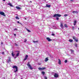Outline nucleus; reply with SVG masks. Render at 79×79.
<instances>
[{
	"label": "nucleus",
	"instance_id": "473e14b6",
	"mask_svg": "<svg viewBox=\"0 0 79 79\" xmlns=\"http://www.w3.org/2000/svg\"><path fill=\"white\" fill-rule=\"evenodd\" d=\"M72 29H73V30H74V27H72Z\"/></svg>",
	"mask_w": 79,
	"mask_h": 79
},
{
	"label": "nucleus",
	"instance_id": "393cba45",
	"mask_svg": "<svg viewBox=\"0 0 79 79\" xmlns=\"http://www.w3.org/2000/svg\"><path fill=\"white\" fill-rule=\"evenodd\" d=\"M19 52H18L16 55V56H19Z\"/></svg>",
	"mask_w": 79,
	"mask_h": 79
},
{
	"label": "nucleus",
	"instance_id": "a19ab883",
	"mask_svg": "<svg viewBox=\"0 0 79 79\" xmlns=\"http://www.w3.org/2000/svg\"><path fill=\"white\" fill-rule=\"evenodd\" d=\"M70 1H71V2H73V0H70Z\"/></svg>",
	"mask_w": 79,
	"mask_h": 79
},
{
	"label": "nucleus",
	"instance_id": "a18cd8bd",
	"mask_svg": "<svg viewBox=\"0 0 79 79\" xmlns=\"http://www.w3.org/2000/svg\"><path fill=\"white\" fill-rule=\"evenodd\" d=\"M78 30L79 31V27L78 28Z\"/></svg>",
	"mask_w": 79,
	"mask_h": 79
},
{
	"label": "nucleus",
	"instance_id": "4468645a",
	"mask_svg": "<svg viewBox=\"0 0 79 79\" xmlns=\"http://www.w3.org/2000/svg\"><path fill=\"white\" fill-rule=\"evenodd\" d=\"M76 23H77V21H76V20H75L74 22V23H73L74 26H76Z\"/></svg>",
	"mask_w": 79,
	"mask_h": 79
},
{
	"label": "nucleus",
	"instance_id": "a211bd4d",
	"mask_svg": "<svg viewBox=\"0 0 79 79\" xmlns=\"http://www.w3.org/2000/svg\"><path fill=\"white\" fill-rule=\"evenodd\" d=\"M8 5H10V6H13V5H12L11 3H8Z\"/></svg>",
	"mask_w": 79,
	"mask_h": 79
},
{
	"label": "nucleus",
	"instance_id": "58836bf2",
	"mask_svg": "<svg viewBox=\"0 0 79 79\" xmlns=\"http://www.w3.org/2000/svg\"><path fill=\"white\" fill-rule=\"evenodd\" d=\"M17 23H19V24H20V23H19V21H17Z\"/></svg>",
	"mask_w": 79,
	"mask_h": 79
},
{
	"label": "nucleus",
	"instance_id": "c85d7f7f",
	"mask_svg": "<svg viewBox=\"0 0 79 79\" xmlns=\"http://www.w3.org/2000/svg\"><path fill=\"white\" fill-rule=\"evenodd\" d=\"M68 16V15H67V14H65L64 15V16L66 17V16Z\"/></svg>",
	"mask_w": 79,
	"mask_h": 79
},
{
	"label": "nucleus",
	"instance_id": "6ab92c4d",
	"mask_svg": "<svg viewBox=\"0 0 79 79\" xmlns=\"http://www.w3.org/2000/svg\"><path fill=\"white\" fill-rule=\"evenodd\" d=\"M69 41L70 42H72L73 40L69 39Z\"/></svg>",
	"mask_w": 79,
	"mask_h": 79
},
{
	"label": "nucleus",
	"instance_id": "dca6fc26",
	"mask_svg": "<svg viewBox=\"0 0 79 79\" xmlns=\"http://www.w3.org/2000/svg\"><path fill=\"white\" fill-rule=\"evenodd\" d=\"M16 8L17 9H18V10H21V8L19 6H16Z\"/></svg>",
	"mask_w": 79,
	"mask_h": 79
},
{
	"label": "nucleus",
	"instance_id": "f03ea898",
	"mask_svg": "<svg viewBox=\"0 0 79 79\" xmlns=\"http://www.w3.org/2000/svg\"><path fill=\"white\" fill-rule=\"evenodd\" d=\"M60 16H61V15H60L59 14H55L54 15L53 17H60Z\"/></svg>",
	"mask_w": 79,
	"mask_h": 79
},
{
	"label": "nucleus",
	"instance_id": "9b49d317",
	"mask_svg": "<svg viewBox=\"0 0 79 79\" xmlns=\"http://www.w3.org/2000/svg\"><path fill=\"white\" fill-rule=\"evenodd\" d=\"M46 39H47V40H48V41L49 42H50V41H52V40L50 39V38H48V37H47L46 38Z\"/></svg>",
	"mask_w": 79,
	"mask_h": 79
},
{
	"label": "nucleus",
	"instance_id": "2f4dec72",
	"mask_svg": "<svg viewBox=\"0 0 79 79\" xmlns=\"http://www.w3.org/2000/svg\"><path fill=\"white\" fill-rule=\"evenodd\" d=\"M44 79H47V77L46 76H44Z\"/></svg>",
	"mask_w": 79,
	"mask_h": 79
},
{
	"label": "nucleus",
	"instance_id": "4c0bfd02",
	"mask_svg": "<svg viewBox=\"0 0 79 79\" xmlns=\"http://www.w3.org/2000/svg\"><path fill=\"white\" fill-rule=\"evenodd\" d=\"M3 42H1V45H3Z\"/></svg>",
	"mask_w": 79,
	"mask_h": 79
},
{
	"label": "nucleus",
	"instance_id": "c03bdc74",
	"mask_svg": "<svg viewBox=\"0 0 79 79\" xmlns=\"http://www.w3.org/2000/svg\"><path fill=\"white\" fill-rule=\"evenodd\" d=\"M3 0V1H5L6 0Z\"/></svg>",
	"mask_w": 79,
	"mask_h": 79
},
{
	"label": "nucleus",
	"instance_id": "79ce46f5",
	"mask_svg": "<svg viewBox=\"0 0 79 79\" xmlns=\"http://www.w3.org/2000/svg\"><path fill=\"white\" fill-rule=\"evenodd\" d=\"M75 47H77V44H76L75 45Z\"/></svg>",
	"mask_w": 79,
	"mask_h": 79
},
{
	"label": "nucleus",
	"instance_id": "0eeeda50",
	"mask_svg": "<svg viewBox=\"0 0 79 79\" xmlns=\"http://www.w3.org/2000/svg\"><path fill=\"white\" fill-rule=\"evenodd\" d=\"M54 77L57 78V77H58V75L57 73H55V74L54 75Z\"/></svg>",
	"mask_w": 79,
	"mask_h": 79
},
{
	"label": "nucleus",
	"instance_id": "6e6552de",
	"mask_svg": "<svg viewBox=\"0 0 79 79\" xmlns=\"http://www.w3.org/2000/svg\"><path fill=\"white\" fill-rule=\"evenodd\" d=\"M27 58H28V55H26L25 56V58L23 59L24 61H26L27 59Z\"/></svg>",
	"mask_w": 79,
	"mask_h": 79
},
{
	"label": "nucleus",
	"instance_id": "f257e3e1",
	"mask_svg": "<svg viewBox=\"0 0 79 79\" xmlns=\"http://www.w3.org/2000/svg\"><path fill=\"white\" fill-rule=\"evenodd\" d=\"M27 65L28 66V68L32 70V69H33V68L32 67L31 65L29 64V62H28V63L27 64Z\"/></svg>",
	"mask_w": 79,
	"mask_h": 79
},
{
	"label": "nucleus",
	"instance_id": "4be33fe9",
	"mask_svg": "<svg viewBox=\"0 0 79 79\" xmlns=\"http://www.w3.org/2000/svg\"><path fill=\"white\" fill-rule=\"evenodd\" d=\"M64 27H66V28H67L68 27V25L66 24H64Z\"/></svg>",
	"mask_w": 79,
	"mask_h": 79
},
{
	"label": "nucleus",
	"instance_id": "bb28decb",
	"mask_svg": "<svg viewBox=\"0 0 79 79\" xmlns=\"http://www.w3.org/2000/svg\"><path fill=\"white\" fill-rule=\"evenodd\" d=\"M33 42H34V43H35V42H38V41H33Z\"/></svg>",
	"mask_w": 79,
	"mask_h": 79
},
{
	"label": "nucleus",
	"instance_id": "a878e982",
	"mask_svg": "<svg viewBox=\"0 0 79 79\" xmlns=\"http://www.w3.org/2000/svg\"><path fill=\"white\" fill-rule=\"evenodd\" d=\"M64 63H66L68 62V60H65L64 61Z\"/></svg>",
	"mask_w": 79,
	"mask_h": 79
},
{
	"label": "nucleus",
	"instance_id": "f704fd0d",
	"mask_svg": "<svg viewBox=\"0 0 79 79\" xmlns=\"http://www.w3.org/2000/svg\"><path fill=\"white\" fill-rule=\"evenodd\" d=\"M2 55H5L4 52H2Z\"/></svg>",
	"mask_w": 79,
	"mask_h": 79
},
{
	"label": "nucleus",
	"instance_id": "20e7f679",
	"mask_svg": "<svg viewBox=\"0 0 79 79\" xmlns=\"http://www.w3.org/2000/svg\"><path fill=\"white\" fill-rule=\"evenodd\" d=\"M73 39L76 41V42H78V40L76 38V37L74 36L73 37Z\"/></svg>",
	"mask_w": 79,
	"mask_h": 79
},
{
	"label": "nucleus",
	"instance_id": "72a5a7b5",
	"mask_svg": "<svg viewBox=\"0 0 79 79\" xmlns=\"http://www.w3.org/2000/svg\"><path fill=\"white\" fill-rule=\"evenodd\" d=\"M14 30L15 31H18V29H16V28H15L14 29Z\"/></svg>",
	"mask_w": 79,
	"mask_h": 79
},
{
	"label": "nucleus",
	"instance_id": "f3484780",
	"mask_svg": "<svg viewBox=\"0 0 79 79\" xmlns=\"http://www.w3.org/2000/svg\"><path fill=\"white\" fill-rule=\"evenodd\" d=\"M26 29L27 31L28 32H31V31H30L29 30V29H27L26 28Z\"/></svg>",
	"mask_w": 79,
	"mask_h": 79
},
{
	"label": "nucleus",
	"instance_id": "37998d69",
	"mask_svg": "<svg viewBox=\"0 0 79 79\" xmlns=\"http://www.w3.org/2000/svg\"><path fill=\"white\" fill-rule=\"evenodd\" d=\"M15 45H16V46H18V44H16Z\"/></svg>",
	"mask_w": 79,
	"mask_h": 79
},
{
	"label": "nucleus",
	"instance_id": "49530a36",
	"mask_svg": "<svg viewBox=\"0 0 79 79\" xmlns=\"http://www.w3.org/2000/svg\"><path fill=\"white\" fill-rule=\"evenodd\" d=\"M30 2H32V1H30Z\"/></svg>",
	"mask_w": 79,
	"mask_h": 79
},
{
	"label": "nucleus",
	"instance_id": "1a4fd4ad",
	"mask_svg": "<svg viewBox=\"0 0 79 79\" xmlns=\"http://www.w3.org/2000/svg\"><path fill=\"white\" fill-rule=\"evenodd\" d=\"M11 61V57H9L8 58V60H7L8 63H9Z\"/></svg>",
	"mask_w": 79,
	"mask_h": 79
},
{
	"label": "nucleus",
	"instance_id": "9d476101",
	"mask_svg": "<svg viewBox=\"0 0 79 79\" xmlns=\"http://www.w3.org/2000/svg\"><path fill=\"white\" fill-rule=\"evenodd\" d=\"M60 27H61L62 29H64V27H63V23H60Z\"/></svg>",
	"mask_w": 79,
	"mask_h": 79
},
{
	"label": "nucleus",
	"instance_id": "b1692460",
	"mask_svg": "<svg viewBox=\"0 0 79 79\" xmlns=\"http://www.w3.org/2000/svg\"><path fill=\"white\" fill-rule=\"evenodd\" d=\"M41 73H42V75H45V72H42Z\"/></svg>",
	"mask_w": 79,
	"mask_h": 79
},
{
	"label": "nucleus",
	"instance_id": "f8f14e48",
	"mask_svg": "<svg viewBox=\"0 0 79 79\" xmlns=\"http://www.w3.org/2000/svg\"><path fill=\"white\" fill-rule=\"evenodd\" d=\"M59 62H58V64H61V60H60V59H59Z\"/></svg>",
	"mask_w": 79,
	"mask_h": 79
},
{
	"label": "nucleus",
	"instance_id": "39448f33",
	"mask_svg": "<svg viewBox=\"0 0 79 79\" xmlns=\"http://www.w3.org/2000/svg\"><path fill=\"white\" fill-rule=\"evenodd\" d=\"M0 14L1 15H2V16H6V15H5V13L3 12H1L0 11Z\"/></svg>",
	"mask_w": 79,
	"mask_h": 79
},
{
	"label": "nucleus",
	"instance_id": "cd10ccee",
	"mask_svg": "<svg viewBox=\"0 0 79 79\" xmlns=\"http://www.w3.org/2000/svg\"><path fill=\"white\" fill-rule=\"evenodd\" d=\"M75 13H76V14H78V12H77V11H76Z\"/></svg>",
	"mask_w": 79,
	"mask_h": 79
},
{
	"label": "nucleus",
	"instance_id": "412c9836",
	"mask_svg": "<svg viewBox=\"0 0 79 79\" xmlns=\"http://www.w3.org/2000/svg\"><path fill=\"white\" fill-rule=\"evenodd\" d=\"M15 19H19V18L18 17V16H17L15 17Z\"/></svg>",
	"mask_w": 79,
	"mask_h": 79
},
{
	"label": "nucleus",
	"instance_id": "e433bc0d",
	"mask_svg": "<svg viewBox=\"0 0 79 79\" xmlns=\"http://www.w3.org/2000/svg\"><path fill=\"white\" fill-rule=\"evenodd\" d=\"M72 13H76V11H73Z\"/></svg>",
	"mask_w": 79,
	"mask_h": 79
},
{
	"label": "nucleus",
	"instance_id": "aec40b11",
	"mask_svg": "<svg viewBox=\"0 0 79 79\" xmlns=\"http://www.w3.org/2000/svg\"><path fill=\"white\" fill-rule=\"evenodd\" d=\"M12 55L13 57H14V56H15V54H13V51L12 52Z\"/></svg>",
	"mask_w": 79,
	"mask_h": 79
},
{
	"label": "nucleus",
	"instance_id": "ddd939ff",
	"mask_svg": "<svg viewBox=\"0 0 79 79\" xmlns=\"http://www.w3.org/2000/svg\"><path fill=\"white\" fill-rule=\"evenodd\" d=\"M50 6H51L50 5H48V4H46V7H48V8H50Z\"/></svg>",
	"mask_w": 79,
	"mask_h": 79
},
{
	"label": "nucleus",
	"instance_id": "ea45409f",
	"mask_svg": "<svg viewBox=\"0 0 79 79\" xmlns=\"http://www.w3.org/2000/svg\"><path fill=\"white\" fill-rule=\"evenodd\" d=\"M16 34H14V35H15V36H16Z\"/></svg>",
	"mask_w": 79,
	"mask_h": 79
},
{
	"label": "nucleus",
	"instance_id": "7c9ffc66",
	"mask_svg": "<svg viewBox=\"0 0 79 79\" xmlns=\"http://www.w3.org/2000/svg\"><path fill=\"white\" fill-rule=\"evenodd\" d=\"M51 35H52L53 36H54L55 34H52Z\"/></svg>",
	"mask_w": 79,
	"mask_h": 79
},
{
	"label": "nucleus",
	"instance_id": "7ed1b4c3",
	"mask_svg": "<svg viewBox=\"0 0 79 79\" xmlns=\"http://www.w3.org/2000/svg\"><path fill=\"white\" fill-rule=\"evenodd\" d=\"M13 69H15V68L16 69V70H15L14 72V73H16V72H17L18 71V67L17 66L15 65L13 67Z\"/></svg>",
	"mask_w": 79,
	"mask_h": 79
},
{
	"label": "nucleus",
	"instance_id": "c756f323",
	"mask_svg": "<svg viewBox=\"0 0 79 79\" xmlns=\"http://www.w3.org/2000/svg\"><path fill=\"white\" fill-rule=\"evenodd\" d=\"M56 19H57V20H58L59 19V18L58 17H56Z\"/></svg>",
	"mask_w": 79,
	"mask_h": 79
},
{
	"label": "nucleus",
	"instance_id": "423d86ee",
	"mask_svg": "<svg viewBox=\"0 0 79 79\" xmlns=\"http://www.w3.org/2000/svg\"><path fill=\"white\" fill-rule=\"evenodd\" d=\"M39 70H44V69H46V68L45 67H43L42 68H41L40 67L38 68Z\"/></svg>",
	"mask_w": 79,
	"mask_h": 79
},
{
	"label": "nucleus",
	"instance_id": "5701e85b",
	"mask_svg": "<svg viewBox=\"0 0 79 79\" xmlns=\"http://www.w3.org/2000/svg\"><path fill=\"white\" fill-rule=\"evenodd\" d=\"M70 51H71V53H74V50H73L72 49H71Z\"/></svg>",
	"mask_w": 79,
	"mask_h": 79
},
{
	"label": "nucleus",
	"instance_id": "2eb2a0df",
	"mask_svg": "<svg viewBox=\"0 0 79 79\" xmlns=\"http://www.w3.org/2000/svg\"><path fill=\"white\" fill-rule=\"evenodd\" d=\"M48 57H47L45 59L44 61H46V62H47V61H48Z\"/></svg>",
	"mask_w": 79,
	"mask_h": 79
},
{
	"label": "nucleus",
	"instance_id": "c9c22d12",
	"mask_svg": "<svg viewBox=\"0 0 79 79\" xmlns=\"http://www.w3.org/2000/svg\"><path fill=\"white\" fill-rule=\"evenodd\" d=\"M24 42H27V40H25Z\"/></svg>",
	"mask_w": 79,
	"mask_h": 79
}]
</instances>
